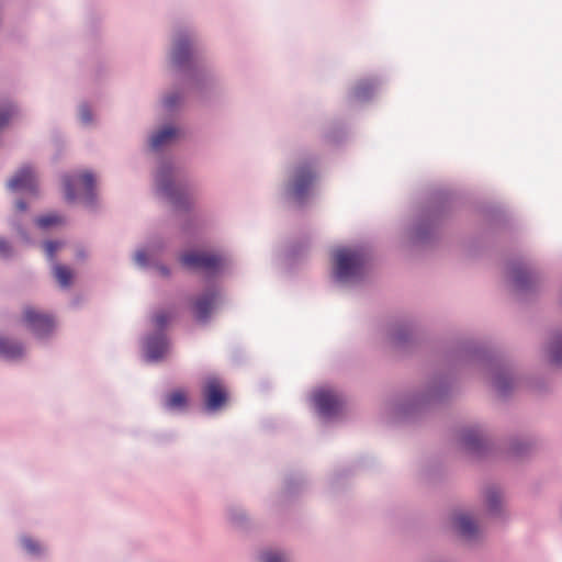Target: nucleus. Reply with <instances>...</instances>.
<instances>
[{
    "mask_svg": "<svg viewBox=\"0 0 562 562\" xmlns=\"http://www.w3.org/2000/svg\"><path fill=\"white\" fill-rule=\"evenodd\" d=\"M15 205H16V209H18L19 211H21V212H23V211H25V210H26V204H25V202H23V201H18Z\"/></svg>",
    "mask_w": 562,
    "mask_h": 562,
    "instance_id": "72a5a7b5",
    "label": "nucleus"
},
{
    "mask_svg": "<svg viewBox=\"0 0 562 562\" xmlns=\"http://www.w3.org/2000/svg\"><path fill=\"white\" fill-rule=\"evenodd\" d=\"M530 276L526 271H517L514 277V282L517 286L524 288Z\"/></svg>",
    "mask_w": 562,
    "mask_h": 562,
    "instance_id": "a878e982",
    "label": "nucleus"
},
{
    "mask_svg": "<svg viewBox=\"0 0 562 562\" xmlns=\"http://www.w3.org/2000/svg\"><path fill=\"white\" fill-rule=\"evenodd\" d=\"M15 114L16 110L13 105L0 106V130L4 127Z\"/></svg>",
    "mask_w": 562,
    "mask_h": 562,
    "instance_id": "aec40b11",
    "label": "nucleus"
},
{
    "mask_svg": "<svg viewBox=\"0 0 562 562\" xmlns=\"http://www.w3.org/2000/svg\"><path fill=\"white\" fill-rule=\"evenodd\" d=\"M160 272H161V274H164V276H168V270H167L165 267H161V268H160Z\"/></svg>",
    "mask_w": 562,
    "mask_h": 562,
    "instance_id": "f704fd0d",
    "label": "nucleus"
},
{
    "mask_svg": "<svg viewBox=\"0 0 562 562\" xmlns=\"http://www.w3.org/2000/svg\"><path fill=\"white\" fill-rule=\"evenodd\" d=\"M54 276H55L57 282L61 286L66 288V286L70 285L71 279H72V272L66 266L55 265L54 266Z\"/></svg>",
    "mask_w": 562,
    "mask_h": 562,
    "instance_id": "f3484780",
    "label": "nucleus"
},
{
    "mask_svg": "<svg viewBox=\"0 0 562 562\" xmlns=\"http://www.w3.org/2000/svg\"><path fill=\"white\" fill-rule=\"evenodd\" d=\"M173 313L171 311H159L153 317V323L155 327L159 330H162L173 318Z\"/></svg>",
    "mask_w": 562,
    "mask_h": 562,
    "instance_id": "6ab92c4d",
    "label": "nucleus"
},
{
    "mask_svg": "<svg viewBox=\"0 0 562 562\" xmlns=\"http://www.w3.org/2000/svg\"><path fill=\"white\" fill-rule=\"evenodd\" d=\"M501 502V498H499V495L497 492L495 491H490L487 493V504H488V507L494 510L497 508V505L499 504Z\"/></svg>",
    "mask_w": 562,
    "mask_h": 562,
    "instance_id": "bb28decb",
    "label": "nucleus"
},
{
    "mask_svg": "<svg viewBox=\"0 0 562 562\" xmlns=\"http://www.w3.org/2000/svg\"><path fill=\"white\" fill-rule=\"evenodd\" d=\"M165 175L164 172L161 171L158 177H157V182H158V186H159V189L166 194L168 195L169 198L172 196V188H171V184L170 183H165Z\"/></svg>",
    "mask_w": 562,
    "mask_h": 562,
    "instance_id": "5701e85b",
    "label": "nucleus"
},
{
    "mask_svg": "<svg viewBox=\"0 0 562 562\" xmlns=\"http://www.w3.org/2000/svg\"><path fill=\"white\" fill-rule=\"evenodd\" d=\"M63 244L60 241L56 240H48L44 244V249L46 252V256L48 259L53 260L55 257V254L58 249H60Z\"/></svg>",
    "mask_w": 562,
    "mask_h": 562,
    "instance_id": "4be33fe9",
    "label": "nucleus"
},
{
    "mask_svg": "<svg viewBox=\"0 0 562 562\" xmlns=\"http://www.w3.org/2000/svg\"><path fill=\"white\" fill-rule=\"evenodd\" d=\"M189 42L184 38H179L172 50V63L177 66H181L189 59Z\"/></svg>",
    "mask_w": 562,
    "mask_h": 562,
    "instance_id": "ddd939ff",
    "label": "nucleus"
},
{
    "mask_svg": "<svg viewBox=\"0 0 562 562\" xmlns=\"http://www.w3.org/2000/svg\"><path fill=\"white\" fill-rule=\"evenodd\" d=\"M453 524L459 533L465 538H472L476 533V525L465 514H458L453 517Z\"/></svg>",
    "mask_w": 562,
    "mask_h": 562,
    "instance_id": "9b49d317",
    "label": "nucleus"
},
{
    "mask_svg": "<svg viewBox=\"0 0 562 562\" xmlns=\"http://www.w3.org/2000/svg\"><path fill=\"white\" fill-rule=\"evenodd\" d=\"M164 102L167 108H171L176 104V99H173V97L170 95L167 97Z\"/></svg>",
    "mask_w": 562,
    "mask_h": 562,
    "instance_id": "2f4dec72",
    "label": "nucleus"
},
{
    "mask_svg": "<svg viewBox=\"0 0 562 562\" xmlns=\"http://www.w3.org/2000/svg\"><path fill=\"white\" fill-rule=\"evenodd\" d=\"M495 386H496V389H497L499 392H504V391H505V385H503V379H502V378H498V379L495 381Z\"/></svg>",
    "mask_w": 562,
    "mask_h": 562,
    "instance_id": "473e14b6",
    "label": "nucleus"
},
{
    "mask_svg": "<svg viewBox=\"0 0 562 562\" xmlns=\"http://www.w3.org/2000/svg\"><path fill=\"white\" fill-rule=\"evenodd\" d=\"M315 180V173L307 165L297 167L293 173L291 184V195L297 201L302 202L310 192V189Z\"/></svg>",
    "mask_w": 562,
    "mask_h": 562,
    "instance_id": "7ed1b4c3",
    "label": "nucleus"
},
{
    "mask_svg": "<svg viewBox=\"0 0 562 562\" xmlns=\"http://www.w3.org/2000/svg\"><path fill=\"white\" fill-rule=\"evenodd\" d=\"M217 293L215 291H209L199 296L194 302V314L195 317L204 322L209 318L211 312L216 305Z\"/></svg>",
    "mask_w": 562,
    "mask_h": 562,
    "instance_id": "1a4fd4ad",
    "label": "nucleus"
},
{
    "mask_svg": "<svg viewBox=\"0 0 562 562\" xmlns=\"http://www.w3.org/2000/svg\"><path fill=\"white\" fill-rule=\"evenodd\" d=\"M549 358L553 364H562V335L553 338L549 346Z\"/></svg>",
    "mask_w": 562,
    "mask_h": 562,
    "instance_id": "dca6fc26",
    "label": "nucleus"
},
{
    "mask_svg": "<svg viewBox=\"0 0 562 562\" xmlns=\"http://www.w3.org/2000/svg\"><path fill=\"white\" fill-rule=\"evenodd\" d=\"M80 120L83 123L91 122V112H90V110H89V108L87 105H82L80 108Z\"/></svg>",
    "mask_w": 562,
    "mask_h": 562,
    "instance_id": "cd10ccee",
    "label": "nucleus"
},
{
    "mask_svg": "<svg viewBox=\"0 0 562 562\" xmlns=\"http://www.w3.org/2000/svg\"><path fill=\"white\" fill-rule=\"evenodd\" d=\"M65 184V195L66 199L69 201H72L76 199V190L75 186L79 184L81 189L83 190V194L87 199V201L92 200V190L94 186V178L93 175L90 172H83L78 176L66 178L64 181Z\"/></svg>",
    "mask_w": 562,
    "mask_h": 562,
    "instance_id": "0eeeda50",
    "label": "nucleus"
},
{
    "mask_svg": "<svg viewBox=\"0 0 562 562\" xmlns=\"http://www.w3.org/2000/svg\"><path fill=\"white\" fill-rule=\"evenodd\" d=\"M21 543L23 548L30 553V554H40L41 553V544L36 542L35 540L23 537L21 539Z\"/></svg>",
    "mask_w": 562,
    "mask_h": 562,
    "instance_id": "412c9836",
    "label": "nucleus"
},
{
    "mask_svg": "<svg viewBox=\"0 0 562 562\" xmlns=\"http://www.w3.org/2000/svg\"><path fill=\"white\" fill-rule=\"evenodd\" d=\"M262 558L263 562H288L284 554L279 552H266Z\"/></svg>",
    "mask_w": 562,
    "mask_h": 562,
    "instance_id": "b1692460",
    "label": "nucleus"
},
{
    "mask_svg": "<svg viewBox=\"0 0 562 562\" xmlns=\"http://www.w3.org/2000/svg\"><path fill=\"white\" fill-rule=\"evenodd\" d=\"M314 403L323 416L330 417L339 412L342 407L341 397L329 390H321L314 394Z\"/></svg>",
    "mask_w": 562,
    "mask_h": 562,
    "instance_id": "423d86ee",
    "label": "nucleus"
},
{
    "mask_svg": "<svg viewBox=\"0 0 562 562\" xmlns=\"http://www.w3.org/2000/svg\"><path fill=\"white\" fill-rule=\"evenodd\" d=\"M177 135L176 128L171 126L164 127L155 133L150 138V146L153 149H158L162 145L170 142Z\"/></svg>",
    "mask_w": 562,
    "mask_h": 562,
    "instance_id": "4468645a",
    "label": "nucleus"
},
{
    "mask_svg": "<svg viewBox=\"0 0 562 562\" xmlns=\"http://www.w3.org/2000/svg\"><path fill=\"white\" fill-rule=\"evenodd\" d=\"M168 351V342L164 335L149 337L146 341V356L151 361L162 359Z\"/></svg>",
    "mask_w": 562,
    "mask_h": 562,
    "instance_id": "9d476101",
    "label": "nucleus"
},
{
    "mask_svg": "<svg viewBox=\"0 0 562 562\" xmlns=\"http://www.w3.org/2000/svg\"><path fill=\"white\" fill-rule=\"evenodd\" d=\"M180 261L188 269L215 272L223 265V258L216 254L204 251H188L181 255Z\"/></svg>",
    "mask_w": 562,
    "mask_h": 562,
    "instance_id": "f03ea898",
    "label": "nucleus"
},
{
    "mask_svg": "<svg viewBox=\"0 0 562 562\" xmlns=\"http://www.w3.org/2000/svg\"><path fill=\"white\" fill-rule=\"evenodd\" d=\"M202 393L209 411H218L227 402V392L217 378H207Z\"/></svg>",
    "mask_w": 562,
    "mask_h": 562,
    "instance_id": "39448f33",
    "label": "nucleus"
},
{
    "mask_svg": "<svg viewBox=\"0 0 562 562\" xmlns=\"http://www.w3.org/2000/svg\"><path fill=\"white\" fill-rule=\"evenodd\" d=\"M188 405V394L183 390L171 391L165 398V406L171 411H182Z\"/></svg>",
    "mask_w": 562,
    "mask_h": 562,
    "instance_id": "f8f14e48",
    "label": "nucleus"
},
{
    "mask_svg": "<svg viewBox=\"0 0 562 562\" xmlns=\"http://www.w3.org/2000/svg\"><path fill=\"white\" fill-rule=\"evenodd\" d=\"M22 321L23 324L37 336H44L54 328V321L49 315L31 306L24 308Z\"/></svg>",
    "mask_w": 562,
    "mask_h": 562,
    "instance_id": "20e7f679",
    "label": "nucleus"
},
{
    "mask_svg": "<svg viewBox=\"0 0 562 562\" xmlns=\"http://www.w3.org/2000/svg\"><path fill=\"white\" fill-rule=\"evenodd\" d=\"M335 277L339 281H349L362 274L366 255L360 249L340 248L334 252Z\"/></svg>",
    "mask_w": 562,
    "mask_h": 562,
    "instance_id": "f257e3e1",
    "label": "nucleus"
},
{
    "mask_svg": "<svg viewBox=\"0 0 562 562\" xmlns=\"http://www.w3.org/2000/svg\"><path fill=\"white\" fill-rule=\"evenodd\" d=\"M373 83L371 82H361L356 88V95L358 98L366 97L369 91L373 90Z\"/></svg>",
    "mask_w": 562,
    "mask_h": 562,
    "instance_id": "393cba45",
    "label": "nucleus"
},
{
    "mask_svg": "<svg viewBox=\"0 0 562 562\" xmlns=\"http://www.w3.org/2000/svg\"><path fill=\"white\" fill-rule=\"evenodd\" d=\"M23 353L22 346L18 342L0 337V356L15 359Z\"/></svg>",
    "mask_w": 562,
    "mask_h": 562,
    "instance_id": "2eb2a0df",
    "label": "nucleus"
},
{
    "mask_svg": "<svg viewBox=\"0 0 562 562\" xmlns=\"http://www.w3.org/2000/svg\"><path fill=\"white\" fill-rule=\"evenodd\" d=\"M135 260L139 265H145L147 262V254L145 250H138L135 254Z\"/></svg>",
    "mask_w": 562,
    "mask_h": 562,
    "instance_id": "c756f323",
    "label": "nucleus"
},
{
    "mask_svg": "<svg viewBox=\"0 0 562 562\" xmlns=\"http://www.w3.org/2000/svg\"><path fill=\"white\" fill-rule=\"evenodd\" d=\"M463 440L467 446L472 447L476 441V435L473 432H469L464 436Z\"/></svg>",
    "mask_w": 562,
    "mask_h": 562,
    "instance_id": "7c9ffc66",
    "label": "nucleus"
},
{
    "mask_svg": "<svg viewBox=\"0 0 562 562\" xmlns=\"http://www.w3.org/2000/svg\"><path fill=\"white\" fill-rule=\"evenodd\" d=\"M8 187L12 191L35 193L37 188L36 175L30 167H23L10 179Z\"/></svg>",
    "mask_w": 562,
    "mask_h": 562,
    "instance_id": "6e6552de",
    "label": "nucleus"
},
{
    "mask_svg": "<svg viewBox=\"0 0 562 562\" xmlns=\"http://www.w3.org/2000/svg\"><path fill=\"white\" fill-rule=\"evenodd\" d=\"M36 225L41 228H48L50 226H57L64 223V220L60 215L56 213L46 214L40 216L35 221Z\"/></svg>",
    "mask_w": 562,
    "mask_h": 562,
    "instance_id": "a211bd4d",
    "label": "nucleus"
},
{
    "mask_svg": "<svg viewBox=\"0 0 562 562\" xmlns=\"http://www.w3.org/2000/svg\"><path fill=\"white\" fill-rule=\"evenodd\" d=\"M10 251H11L10 245L4 239L0 238V256L8 257L10 255Z\"/></svg>",
    "mask_w": 562,
    "mask_h": 562,
    "instance_id": "c85d7f7f",
    "label": "nucleus"
}]
</instances>
